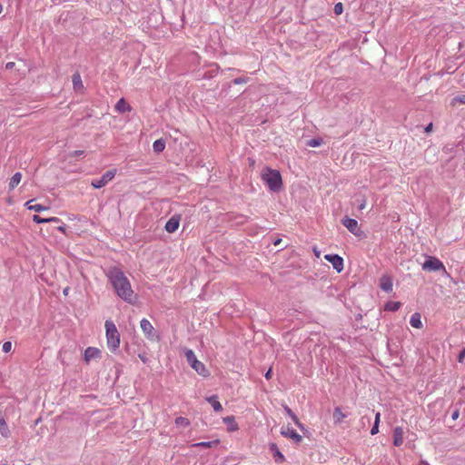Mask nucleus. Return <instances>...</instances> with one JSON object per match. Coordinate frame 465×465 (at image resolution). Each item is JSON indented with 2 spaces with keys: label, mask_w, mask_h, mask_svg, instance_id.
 <instances>
[{
  "label": "nucleus",
  "mask_w": 465,
  "mask_h": 465,
  "mask_svg": "<svg viewBox=\"0 0 465 465\" xmlns=\"http://www.w3.org/2000/svg\"><path fill=\"white\" fill-rule=\"evenodd\" d=\"M105 275L117 296L125 302L133 304L135 298L134 292L124 272L118 267H112Z\"/></svg>",
  "instance_id": "f257e3e1"
},
{
  "label": "nucleus",
  "mask_w": 465,
  "mask_h": 465,
  "mask_svg": "<svg viewBox=\"0 0 465 465\" xmlns=\"http://www.w3.org/2000/svg\"><path fill=\"white\" fill-rule=\"evenodd\" d=\"M262 180L272 192L278 193L282 188V175L277 170L266 167L262 173Z\"/></svg>",
  "instance_id": "f03ea898"
},
{
  "label": "nucleus",
  "mask_w": 465,
  "mask_h": 465,
  "mask_svg": "<svg viewBox=\"0 0 465 465\" xmlns=\"http://www.w3.org/2000/svg\"><path fill=\"white\" fill-rule=\"evenodd\" d=\"M105 331H106V339L108 348L112 351H115L120 345V334L116 329L115 324L111 321L107 320L104 323Z\"/></svg>",
  "instance_id": "7ed1b4c3"
},
{
  "label": "nucleus",
  "mask_w": 465,
  "mask_h": 465,
  "mask_svg": "<svg viewBox=\"0 0 465 465\" xmlns=\"http://www.w3.org/2000/svg\"><path fill=\"white\" fill-rule=\"evenodd\" d=\"M185 357L190 366L200 375L207 376L208 371L203 362L197 360L195 353L191 349L185 350Z\"/></svg>",
  "instance_id": "20e7f679"
},
{
  "label": "nucleus",
  "mask_w": 465,
  "mask_h": 465,
  "mask_svg": "<svg viewBox=\"0 0 465 465\" xmlns=\"http://www.w3.org/2000/svg\"><path fill=\"white\" fill-rule=\"evenodd\" d=\"M422 269L428 272L442 271L446 272V269L441 261L433 256H429L422 264Z\"/></svg>",
  "instance_id": "39448f33"
},
{
  "label": "nucleus",
  "mask_w": 465,
  "mask_h": 465,
  "mask_svg": "<svg viewBox=\"0 0 465 465\" xmlns=\"http://www.w3.org/2000/svg\"><path fill=\"white\" fill-rule=\"evenodd\" d=\"M115 173L116 170H108L99 179H94L91 182V185L95 189H100L105 186L110 181H112L115 176Z\"/></svg>",
  "instance_id": "423d86ee"
},
{
  "label": "nucleus",
  "mask_w": 465,
  "mask_h": 465,
  "mask_svg": "<svg viewBox=\"0 0 465 465\" xmlns=\"http://www.w3.org/2000/svg\"><path fill=\"white\" fill-rule=\"evenodd\" d=\"M324 259L331 263L333 269L338 272H341L343 270V259L338 254H326Z\"/></svg>",
  "instance_id": "0eeeda50"
},
{
  "label": "nucleus",
  "mask_w": 465,
  "mask_h": 465,
  "mask_svg": "<svg viewBox=\"0 0 465 465\" xmlns=\"http://www.w3.org/2000/svg\"><path fill=\"white\" fill-rule=\"evenodd\" d=\"M140 326H141L143 332L148 339L153 340L154 338V336H155L154 328L147 319H142L140 322Z\"/></svg>",
  "instance_id": "6e6552de"
},
{
  "label": "nucleus",
  "mask_w": 465,
  "mask_h": 465,
  "mask_svg": "<svg viewBox=\"0 0 465 465\" xmlns=\"http://www.w3.org/2000/svg\"><path fill=\"white\" fill-rule=\"evenodd\" d=\"M342 224L354 235L359 236L361 234L358 222L355 219L346 218L342 221Z\"/></svg>",
  "instance_id": "1a4fd4ad"
},
{
  "label": "nucleus",
  "mask_w": 465,
  "mask_h": 465,
  "mask_svg": "<svg viewBox=\"0 0 465 465\" xmlns=\"http://www.w3.org/2000/svg\"><path fill=\"white\" fill-rule=\"evenodd\" d=\"M404 430L401 426H397L393 429V445L395 447H401L404 442Z\"/></svg>",
  "instance_id": "9d476101"
},
{
  "label": "nucleus",
  "mask_w": 465,
  "mask_h": 465,
  "mask_svg": "<svg viewBox=\"0 0 465 465\" xmlns=\"http://www.w3.org/2000/svg\"><path fill=\"white\" fill-rule=\"evenodd\" d=\"M179 224H180V217L173 216L166 222L164 228H165L166 232L173 233L178 229Z\"/></svg>",
  "instance_id": "9b49d317"
},
{
  "label": "nucleus",
  "mask_w": 465,
  "mask_h": 465,
  "mask_svg": "<svg viewBox=\"0 0 465 465\" xmlns=\"http://www.w3.org/2000/svg\"><path fill=\"white\" fill-rule=\"evenodd\" d=\"M284 437L292 439L294 442L298 443L302 440V436L296 432L295 430L291 428L282 429L281 431Z\"/></svg>",
  "instance_id": "f8f14e48"
},
{
  "label": "nucleus",
  "mask_w": 465,
  "mask_h": 465,
  "mask_svg": "<svg viewBox=\"0 0 465 465\" xmlns=\"http://www.w3.org/2000/svg\"><path fill=\"white\" fill-rule=\"evenodd\" d=\"M270 450L272 451L276 463H282L285 460L283 454L280 451L275 443L270 444Z\"/></svg>",
  "instance_id": "ddd939ff"
},
{
  "label": "nucleus",
  "mask_w": 465,
  "mask_h": 465,
  "mask_svg": "<svg viewBox=\"0 0 465 465\" xmlns=\"http://www.w3.org/2000/svg\"><path fill=\"white\" fill-rule=\"evenodd\" d=\"M392 280L389 275H382L380 280V287L384 292H391L392 291Z\"/></svg>",
  "instance_id": "4468645a"
},
{
  "label": "nucleus",
  "mask_w": 465,
  "mask_h": 465,
  "mask_svg": "<svg viewBox=\"0 0 465 465\" xmlns=\"http://www.w3.org/2000/svg\"><path fill=\"white\" fill-rule=\"evenodd\" d=\"M0 433L3 437H9L10 430L9 428L5 422V414L0 410Z\"/></svg>",
  "instance_id": "2eb2a0df"
},
{
  "label": "nucleus",
  "mask_w": 465,
  "mask_h": 465,
  "mask_svg": "<svg viewBox=\"0 0 465 465\" xmlns=\"http://www.w3.org/2000/svg\"><path fill=\"white\" fill-rule=\"evenodd\" d=\"M115 111L119 113H125L131 111V106L126 103V101L124 98H121L118 100L114 106Z\"/></svg>",
  "instance_id": "dca6fc26"
},
{
  "label": "nucleus",
  "mask_w": 465,
  "mask_h": 465,
  "mask_svg": "<svg viewBox=\"0 0 465 465\" xmlns=\"http://www.w3.org/2000/svg\"><path fill=\"white\" fill-rule=\"evenodd\" d=\"M100 355V351L94 347H88L84 351V360L89 361L92 359L97 358Z\"/></svg>",
  "instance_id": "f3484780"
},
{
  "label": "nucleus",
  "mask_w": 465,
  "mask_h": 465,
  "mask_svg": "<svg viewBox=\"0 0 465 465\" xmlns=\"http://www.w3.org/2000/svg\"><path fill=\"white\" fill-rule=\"evenodd\" d=\"M206 401L212 405L214 411L218 412L223 411V406L218 401V397L216 395H212L206 398Z\"/></svg>",
  "instance_id": "a211bd4d"
},
{
  "label": "nucleus",
  "mask_w": 465,
  "mask_h": 465,
  "mask_svg": "<svg viewBox=\"0 0 465 465\" xmlns=\"http://www.w3.org/2000/svg\"><path fill=\"white\" fill-rule=\"evenodd\" d=\"M410 323L413 328L421 329L423 324L420 314L419 312L413 313L411 317Z\"/></svg>",
  "instance_id": "6ab92c4d"
},
{
  "label": "nucleus",
  "mask_w": 465,
  "mask_h": 465,
  "mask_svg": "<svg viewBox=\"0 0 465 465\" xmlns=\"http://www.w3.org/2000/svg\"><path fill=\"white\" fill-rule=\"evenodd\" d=\"M25 206L27 207L28 210L35 211L36 213H39L41 211L48 209V207L44 206L42 204L34 203V200H30V201L26 202Z\"/></svg>",
  "instance_id": "aec40b11"
},
{
  "label": "nucleus",
  "mask_w": 465,
  "mask_h": 465,
  "mask_svg": "<svg viewBox=\"0 0 465 465\" xmlns=\"http://www.w3.org/2000/svg\"><path fill=\"white\" fill-rule=\"evenodd\" d=\"M72 82L74 90H80L84 88L83 82L81 79V75L79 73H74L72 76Z\"/></svg>",
  "instance_id": "412c9836"
},
{
  "label": "nucleus",
  "mask_w": 465,
  "mask_h": 465,
  "mask_svg": "<svg viewBox=\"0 0 465 465\" xmlns=\"http://www.w3.org/2000/svg\"><path fill=\"white\" fill-rule=\"evenodd\" d=\"M345 418H346V414H344L339 407L334 409V411H333L334 423H341Z\"/></svg>",
  "instance_id": "4be33fe9"
},
{
  "label": "nucleus",
  "mask_w": 465,
  "mask_h": 465,
  "mask_svg": "<svg viewBox=\"0 0 465 465\" xmlns=\"http://www.w3.org/2000/svg\"><path fill=\"white\" fill-rule=\"evenodd\" d=\"M21 179H22V174L21 173H15L10 179V182H9V189L10 190H13L15 189L18 184L19 183L21 182Z\"/></svg>",
  "instance_id": "5701e85b"
},
{
  "label": "nucleus",
  "mask_w": 465,
  "mask_h": 465,
  "mask_svg": "<svg viewBox=\"0 0 465 465\" xmlns=\"http://www.w3.org/2000/svg\"><path fill=\"white\" fill-rule=\"evenodd\" d=\"M165 148V141L163 139H158L153 143V152L156 153H162Z\"/></svg>",
  "instance_id": "b1692460"
},
{
  "label": "nucleus",
  "mask_w": 465,
  "mask_h": 465,
  "mask_svg": "<svg viewBox=\"0 0 465 465\" xmlns=\"http://www.w3.org/2000/svg\"><path fill=\"white\" fill-rule=\"evenodd\" d=\"M284 411L285 413L293 420V422L300 428H302V423L299 421L298 417L296 414L288 407L284 406Z\"/></svg>",
  "instance_id": "393cba45"
},
{
  "label": "nucleus",
  "mask_w": 465,
  "mask_h": 465,
  "mask_svg": "<svg viewBox=\"0 0 465 465\" xmlns=\"http://www.w3.org/2000/svg\"><path fill=\"white\" fill-rule=\"evenodd\" d=\"M401 306V303L400 302H388L385 306H384V309L385 311H389V312H396L398 311Z\"/></svg>",
  "instance_id": "a878e982"
},
{
  "label": "nucleus",
  "mask_w": 465,
  "mask_h": 465,
  "mask_svg": "<svg viewBox=\"0 0 465 465\" xmlns=\"http://www.w3.org/2000/svg\"><path fill=\"white\" fill-rule=\"evenodd\" d=\"M223 422L230 427V430H235L238 429L233 416H227L223 418Z\"/></svg>",
  "instance_id": "bb28decb"
},
{
  "label": "nucleus",
  "mask_w": 465,
  "mask_h": 465,
  "mask_svg": "<svg viewBox=\"0 0 465 465\" xmlns=\"http://www.w3.org/2000/svg\"><path fill=\"white\" fill-rule=\"evenodd\" d=\"M218 440H213V441H202V442H198L195 444V446L197 447H203V448H211L212 446L213 445H217L218 444Z\"/></svg>",
  "instance_id": "cd10ccee"
},
{
  "label": "nucleus",
  "mask_w": 465,
  "mask_h": 465,
  "mask_svg": "<svg viewBox=\"0 0 465 465\" xmlns=\"http://www.w3.org/2000/svg\"><path fill=\"white\" fill-rule=\"evenodd\" d=\"M306 145L311 147H316L320 145V138H313L307 141Z\"/></svg>",
  "instance_id": "c85d7f7f"
},
{
  "label": "nucleus",
  "mask_w": 465,
  "mask_h": 465,
  "mask_svg": "<svg viewBox=\"0 0 465 465\" xmlns=\"http://www.w3.org/2000/svg\"><path fill=\"white\" fill-rule=\"evenodd\" d=\"M343 12V5L342 3L339 2L337 3L335 5H334V13L337 15H341Z\"/></svg>",
  "instance_id": "c756f323"
},
{
  "label": "nucleus",
  "mask_w": 465,
  "mask_h": 465,
  "mask_svg": "<svg viewBox=\"0 0 465 465\" xmlns=\"http://www.w3.org/2000/svg\"><path fill=\"white\" fill-rule=\"evenodd\" d=\"M176 424L183 425V426H188L189 420L186 418L183 417H178L175 420Z\"/></svg>",
  "instance_id": "7c9ffc66"
},
{
  "label": "nucleus",
  "mask_w": 465,
  "mask_h": 465,
  "mask_svg": "<svg viewBox=\"0 0 465 465\" xmlns=\"http://www.w3.org/2000/svg\"><path fill=\"white\" fill-rule=\"evenodd\" d=\"M248 82V78L247 77H237L235 79H233L232 83L234 84H246Z\"/></svg>",
  "instance_id": "2f4dec72"
},
{
  "label": "nucleus",
  "mask_w": 465,
  "mask_h": 465,
  "mask_svg": "<svg viewBox=\"0 0 465 465\" xmlns=\"http://www.w3.org/2000/svg\"><path fill=\"white\" fill-rule=\"evenodd\" d=\"M12 349V342L11 341H5L2 350L4 352H9Z\"/></svg>",
  "instance_id": "473e14b6"
},
{
  "label": "nucleus",
  "mask_w": 465,
  "mask_h": 465,
  "mask_svg": "<svg viewBox=\"0 0 465 465\" xmlns=\"http://www.w3.org/2000/svg\"><path fill=\"white\" fill-rule=\"evenodd\" d=\"M33 221L36 223H47L46 221V218H42L41 216L37 215V214H35L33 216Z\"/></svg>",
  "instance_id": "72a5a7b5"
},
{
  "label": "nucleus",
  "mask_w": 465,
  "mask_h": 465,
  "mask_svg": "<svg viewBox=\"0 0 465 465\" xmlns=\"http://www.w3.org/2000/svg\"><path fill=\"white\" fill-rule=\"evenodd\" d=\"M379 432V424L377 423H374L371 430V435H375Z\"/></svg>",
  "instance_id": "f704fd0d"
},
{
  "label": "nucleus",
  "mask_w": 465,
  "mask_h": 465,
  "mask_svg": "<svg viewBox=\"0 0 465 465\" xmlns=\"http://www.w3.org/2000/svg\"><path fill=\"white\" fill-rule=\"evenodd\" d=\"M465 359V348L459 353L458 361L459 362H462Z\"/></svg>",
  "instance_id": "c9c22d12"
},
{
  "label": "nucleus",
  "mask_w": 465,
  "mask_h": 465,
  "mask_svg": "<svg viewBox=\"0 0 465 465\" xmlns=\"http://www.w3.org/2000/svg\"><path fill=\"white\" fill-rule=\"evenodd\" d=\"M84 154V151H82V150H76V151H74L71 155L72 156H74V157H78V156H82Z\"/></svg>",
  "instance_id": "e433bc0d"
},
{
  "label": "nucleus",
  "mask_w": 465,
  "mask_h": 465,
  "mask_svg": "<svg viewBox=\"0 0 465 465\" xmlns=\"http://www.w3.org/2000/svg\"><path fill=\"white\" fill-rule=\"evenodd\" d=\"M433 124L430 123L424 129L425 133H430L432 131Z\"/></svg>",
  "instance_id": "4c0bfd02"
},
{
  "label": "nucleus",
  "mask_w": 465,
  "mask_h": 465,
  "mask_svg": "<svg viewBox=\"0 0 465 465\" xmlns=\"http://www.w3.org/2000/svg\"><path fill=\"white\" fill-rule=\"evenodd\" d=\"M47 223H58L59 219L57 217H50L46 218Z\"/></svg>",
  "instance_id": "58836bf2"
},
{
  "label": "nucleus",
  "mask_w": 465,
  "mask_h": 465,
  "mask_svg": "<svg viewBox=\"0 0 465 465\" xmlns=\"http://www.w3.org/2000/svg\"><path fill=\"white\" fill-rule=\"evenodd\" d=\"M456 100L460 104H465V94L457 97Z\"/></svg>",
  "instance_id": "ea45409f"
},
{
  "label": "nucleus",
  "mask_w": 465,
  "mask_h": 465,
  "mask_svg": "<svg viewBox=\"0 0 465 465\" xmlns=\"http://www.w3.org/2000/svg\"><path fill=\"white\" fill-rule=\"evenodd\" d=\"M380 420H381V413H380V412H377V413L375 414V420H374V423L380 424Z\"/></svg>",
  "instance_id": "a19ab883"
},
{
  "label": "nucleus",
  "mask_w": 465,
  "mask_h": 465,
  "mask_svg": "<svg viewBox=\"0 0 465 465\" xmlns=\"http://www.w3.org/2000/svg\"><path fill=\"white\" fill-rule=\"evenodd\" d=\"M313 252L317 258H320V250L318 249L317 246L313 247Z\"/></svg>",
  "instance_id": "79ce46f5"
},
{
  "label": "nucleus",
  "mask_w": 465,
  "mask_h": 465,
  "mask_svg": "<svg viewBox=\"0 0 465 465\" xmlns=\"http://www.w3.org/2000/svg\"><path fill=\"white\" fill-rule=\"evenodd\" d=\"M265 378L267 380H270L272 378V370L271 369L265 373Z\"/></svg>",
  "instance_id": "37998d69"
},
{
  "label": "nucleus",
  "mask_w": 465,
  "mask_h": 465,
  "mask_svg": "<svg viewBox=\"0 0 465 465\" xmlns=\"http://www.w3.org/2000/svg\"><path fill=\"white\" fill-rule=\"evenodd\" d=\"M14 65H15V63L9 62L6 64L5 67H6V69H11V68H13Z\"/></svg>",
  "instance_id": "c03bdc74"
},
{
  "label": "nucleus",
  "mask_w": 465,
  "mask_h": 465,
  "mask_svg": "<svg viewBox=\"0 0 465 465\" xmlns=\"http://www.w3.org/2000/svg\"><path fill=\"white\" fill-rule=\"evenodd\" d=\"M139 358L142 360V361L146 362V357L143 354H139Z\"/></svg>",
  "instance_id": "a18cd8bd"
},
{
  "label": "nucleus",
  "mask_w": 465,
  "mask_h": 465,
  "mask_svg": "<svg viewBox=\"0 0 465 465\" xmlns=\"http://www.w3.org/2000/svg\"><path fill=\"white\" fill-rule=\"evenodd\" d=\"M281 242H282V239H276V240L273 242V244L277 246V245H279V244L281 243Z\"/></svg>",
  "instance_id": "49530a36"
},
{
  "label": "nucleus",
  "mask_w": 465,
  "mask_h": 465,
  "mask_svg": "<svg viewBox=\"0 0 465 465\" xmlns=\"http://www.w3.org/2000/svg\"><path fill=\"white\" fill-rule=\"evenodd\" d=\"M58 230H59V231H61V232H64V231H65V225H61V226H59V227H58Z\"/></svg>",
  "instance_id": "de8ad7c7"
},
{
  "label": "nucleus",
  "mask_w": 465,
  "mask_h": 465,
  "mask_svg": "<svg viewBox=\"0 0 465 465\" xmlns=\"http://www.w3.org/2000/svg\"><path fill=\"white\" fill-rule=\"evenodd\" d=\"M459 416V412L458 411H455L453 414H452V419H457Z\"/></svg>",
  "instance_id": "09e8293b"
},
{
  "label": "nucleus",
  "mask_w": 465,
  "mask_h": 465,
  "mask_svg": "<svg viewBox=\"0 0 465 465\" xmlns=\"http://www.w3.org/2000/svg\"><path fill=\"white\" fill-rule=\"evenodd\" d=\"M68 292H69V287H66L65 289H64L63 292H64V295H67Z\"/></svg>",
  "instance_id": "8fccbe9b"
},
{
  "label": "nucleus",
  "mask_w": 465,
  "mask_h": 465,
  "mask_svg": "<svg viewBox=\"0 0 465 465\" xmlns=\"http://www.w3.org/2000/svg\"><path fill=\"white\" fill-rule=\"evenodd\" d=\"M419 465H429V464L426 461L422 460V461L420 462Z\"/></svg>",
  "instance_id": "3c124183"
},
{
  "label": "nucleus",
  "mask_w": 465,
  "mask_h": 465,
  "mask_svg": "<svg viewBox=\"0 0 465 465\" xmlns=\"http://www.w3.org/2000/svg\"><path fill=\"white\" fill-rule=\"evenodd\" d=\"M364 207H365V202L361 204L360 208L363 209Z\"/></svg>",
  "instance_id": "603ef678"
},
{
  "label": "nucleus",
  "mask_w": 465,
  "mask_h": 465,
  "mask_svg": "<svg viewBox=\"0 0 465 465\" xmlns=\"http://www.w3.org/2000/svg\"><path fill=\"white\" fill-rule=\"evenodd\" d=\"M3 11V5L0 4V14L2 13Z\"/></svg>",
  "instance_id": "864d4df0"
}]
</instances>
